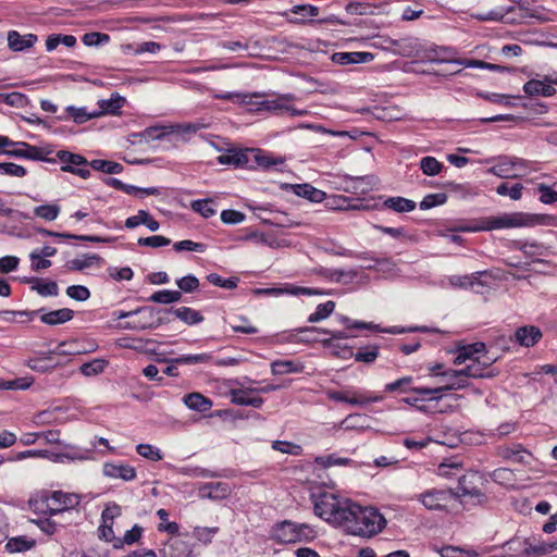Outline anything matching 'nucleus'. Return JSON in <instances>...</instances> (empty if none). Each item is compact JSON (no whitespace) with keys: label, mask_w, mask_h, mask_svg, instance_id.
<instances>
[{"label":"nucleus","mask_w":557,"mask_h":557,"mask_svg":"<svg viewBox=\"0 0 557 557\" xmlns=\"http://www.w3.org/2000/svg\"><path fill=\"white\" fill-rule=\"evenodd\" d=\"M327 206L331 209H336V210H361V209L369 210L372 208L373 209L379 208L377 205H374V206H368V205H362V203L351 205L349 198H347L345 196H333L331 198V200L327 201Z\"/></svg>","instance_id":"2f4dec72"},{"label":"nucleus","mask_w":557,"mask_h":557,"mask_svg":"<svg viewBox=\"0 0 557 557\" xmlns=\"http://www.w3.org/2000/svg\"><path fill=\"white\" fill-rule=\"evenodd\" d=\"M440 388L442 394L448 391L463 389L470 385L469 381H463L458 370L448 369L445 370L440 379Z\"/></svg>","instance_id":"dca6fc26"},{"label":"nucleus","mask_w":557,"mask_h":557,"mask_svg":"<svg viewBox=\"0 0 557 557\" xmlns=\"http://www.w3.org/2000/svg\"><path fill=\"white\" fill-rule=\"evenodd\" d=\"M57 158L63 163L61 170L69 172L86 180L90 176V170L88 169L89 162L81 154L73 153L67 150H59Z\"/></svg>","instance_id":"423d86ee"},{"label":"nucleus","mask_w":557,"mask_h":557,"mask_svg":"<svg viewBox=\"0 0 557 557\" xmlns=\"http://www.w3.org/2000/svg\"><path fill=\"white\" fill-rule=\"evenodd\" d=\"M184 404L191 410L207 412L211 409L213 403L210 398L200 393L194 392L184 396Z\"/></svg>","instance_id":"bb28decb"},{"label":"nucleus","mask_w":557,"mask_h":557,"mask_svg":"<svg viewBox=\"0 0 557 557\" xmlns=\"http://www.w3.org/2000/svg\"><path fill=\"white\" fill-rule=\"evenodd\" d=\"M297 332L298 333L318 332V333L331 335V338H326V339L321 341L322 345L325 346V347L332 346L333 345V339H345V338L352 337V335L348 334L345 331H331V330H327V329L315 327V326L299 327V329H297Z\"/></svg>","instance_id":"c85d7f7f"},{"label":"nucleus","mask_w":557,"mask_h":557,"mask_svg":"<svg viewBox=\"0 0 557 557\" xmlns=\"http://www.w3.org/2000/svg\"><path fill=\"white\" fill-rule=\"evenodd\" d=\"M36 542L34 540H27L25 536H17L10 539L5 548L10 553H22L29 550L35 546Z\"/></svg>","instance_id":"c03bdc74"},{"label":"nucleus","mask_w":557,"mask_h":557,"mask_svg":"<svg viewBox=\"0 0 557 557\" xmlns=\"http://www.w3.org/2000/svg\"><path fill=\"white\" fill-rule=\"evenodd\" d=\"M447 201V195L444 193L428 194L420 202L421 210H429L436 206L444 205Z\"/></svg>","instance_id":"680f3d73"},{"label":"nucleus","mask_w":557,"mask_h":557,"mask_svg":"<svg viewBox=\"0 0 557 557\" xmlns=\"http://www.w3.org/2000/svg\"><path fill=\"white\" fill-rule=\"evenodd\" d=\"M293 193L299 197L310 200L311 202H322L326 198V194L310 184L287 185Z\"/></svg>","instance_id":"4be33fe9"},{"label":"nucleus","mask_w":557,"mask_h":557,"mask_svg":"<svg viewBox=\"0 0 557 557\" xmlns=\"http://www.w3.org/2000/svg\"><path fill=\"white\" fill-rule=\"evenodd\" d=\"M458 372H460L463 381H469V379L493 377L496 375L494 371H485V368H482L481 363H476L475 360H471V363L458 370Z\"/></svg>","instance_id":"c756f323"},{"label":"nucleus","mask_w":557,"mask_h":557,"mask_svg":"<svg viewBox=\"0 0 557 557\" xmlns=\"http://www.w3.org/2000/svg\"><path fill=\"white\" fill-rule=\"evenodd\" d=\"M211 354L202 352L196 355H182L177 358L170 360L176 364H197V363H208L211 361Z\"/></svg>","instance_id":"864d4df0"},{"label":"nucleus","mask_w":557,"mask_h":557,"mask_svg":"<svg viewBox=\"0 0 557 557\" xmlns=\"http://www.w3.org/2000/svg\"><path fill=\"white\" fill-rule=\"evenodd\" d=\"M136 451L141 457L151 461H159L162 459L161 450L150 444H138L136 446Z\"/></svg>","instance_id":"0e129e2a"},{"label":"nucleus","mask_w":557,"mask_h":557,"mask_svg":"<svg viewBox=\"0 0 557 557\" xmlns=\"http://www.w3.org/2000/svg\"><path fill=\"white\" fill-rule=\"evenodd\" d=\"M50 500V516H62L64 512L76 508L82 497L76 493H65L63 491H48Z\"/></svg>","instance_id":"0eeeda50"},{"label":"nucleus","mask_w":557,"mask_h":557,"mask_svg":"<svg viewBox=\"0 0 557 557\" xmlns=\"http://www.w3.org/2000/svg\"><path fill=\"white\" fill-rule=\"evenodd\" d=\"M416 206L413 200L400 196L388 197L382 203V208L391 209L397 213L410 212L416 209Z\"/></svg>","instance_id":"cd10ccee"},{"label":"nucleus","mask_w":557,"mask_h":557,"mask_svg":"<svg viewBox=\"0 0 557 557\" xmlns=\"http://www.w3.org/2000/svg\"><path fill=\"white\" fill-rule=\"evenodd\" d=\"M304 366L296 363L292 360H276L271 363L272 373L275 375H283L287 373H300Z\"/></svg>","instance_id":"4c0bfd02"},{"label":"nucleus","mask_w":557,"mask_h":557,"mask_svg":"<svg viewBox=\"0 0 557 557\" xmlns=\"http://www.w3.org/2000/svg\"><path fill=\"white\" fill-rule=\"evenodd\" d=\"M165 313H173L177 319L187 325H196L205 320L203 315L198 310L185 306L165 309L164 314Z\"/></svg>","instance_id":"412c9836"},{"label":"nucleus","mask_w":557,"mask_h":557,"mask_svg":"<svg viewBox=\"0 0 557 557\" xmlns=\"http://www.w3.org/2000/svg\"><path fill=\"white\" fill-rule=\"evenodd\" d=\"M125 102L126 100L124 97L119 94H111L109 99H101L98 101L100 110L96 112L99 113V116L104 114L119 115L120 110Z\"/></svg>","instance_id":"b1692460"},{"label":"nucleus","mask_w":557,"mask_h":557,"mask_svg":"<svg viewBox=\"0 0 557 557\" xmlns=\"http://www.w3.org/2000/svg\"><path fill=\"white\" fill-rule=\"evenodd\" d=\"M314 503V512L326 522L339 527L343 522L347 506L350 499L342 498L329 492L312 495Z\"/></svg>","instance_id":"f03ea898"},{"label":"nucleus","mask_w":557,"mask_h":557,"mask_svg":"<svg viewBox=\"0 0 557 557\" xmlns=\"http://www.w3.org/2000/svg\"><path fill=\"white\" fill-rule=\"evenodd\" d=\"M107 361L103 359H94L81 366V372L85 376H94L103 372Z\"/></svg>","instance_id":"6e6d98bb"},{"label":"nucleus","mask_w":557,"mask_h":557,"mask_svg":"<svg viewBox=\"0 0 557 557\" xmlns=\"http://www.w3.org/2000/svg\"><path fill=\"white\" fill-rule=\"evenodd\" d=\"M358 259L362 260H372L374 261L373 265H366L364 268L368 270H379L383 272H389L394 269L395 263L389 258H381L374 259L370 257L368 252H361L355 256Z\"/></svg>","instance_id":"79ce46f5"},{"label":"nucleus","mask_w":557,"mask_h":557,"mask_svg":"<svg viewBox=\"0 0 557 557\" xmlns=\"http://www.w3.org/2000/svg\"><path fill=\"white\" fill-rule=\"evenodd\" d=\"M454 498L451 490H429L419 495V500L428 510H444Z\"/></svg>","instance_id":"9d476101"},{"label":"nucleus","mask_w":557,"mask_h":557,"mask_svg":"<svg viewBox=\"0 0 557 557\" xmlns=\"http://www.w3.org/2000/svg\"><path fill=\"white\" fill-rule=\"evenodd\" d=\"M213 200L212 199H198L194 200L190 203V208L199 213L201 216L208 219L213 216L216 213V210L213 208Z\"/></svg>","instance_id":"8fccbe9b"},{"label":"nucleus","mask_w":557,"mask_h":557,"mask_svg":"<svg viewBox=\"0 0 557 557\" xmlns=\"http://www.w3.org/2000/svg\"><path fill=\"white\" fill-rule=\"evenodd\" d=\"M28 283H33L32 289L36 290L40 296H58L59 295V286L54 281L44 282L40 278H28L26 280Z\"/></svg>","instance_id":"473e14b6"},{"label":"nucleus","mask_w":557,"mask_h":557,"mask_svg":"<svg viewBox=\"0 0 557 557\" xmlns=\"http://www.w3.org/2000/svg\"><path fill=\"white\" fill-rule=\"evenodd\" d=\"M295 98L294 95L288 94L275 99H269L261 102V107L268 111L275 112L277 114H285V109H289L288 101Z\"/></svg>","instance_id":"72a5a7b5"},{"label":"nucleus","mask_w":557,"mask_h":557,"mask_svg":"<svg viewBox=\"0 0 557 557\" xmlns=\"http://www.w3.org/2000/svg\"><path fill=\"white\" fill-rule=\"evenodd\" d=\"M13 147H15V149L4 150L3 153L15 158L55 163V159L48 157L52 152L51 150H46L25 141H14Z\"/></svg>","instance_id":"6e6552de"},{"label":"nucleus","mask_w":557,"mask_h":557,"mask_svg":"<svg viewBox=\"0 0 557 557\" xmlns=\"http://www.w3.org/2000/svg\"><path fill=\"white\" fill-rule=\"evenodd\" d=\"M36 525L47 535H54L61 529L65 528L66 523L61 520L52 519L51 516L49 518H39L37 520H33Z\"/></svg>","instance_id":"a19ab883"},{"label":"nucleus","mask_w":557,"mask_h":557,"mask_svg":"<svg viewBox=\"0 0 557 557\" xmlns=\"http://www.w3.org/2000/svg\"><path fill=\"white\" fill-rule=\"evenodd\" d=\"M164 310L151 306L139 307L135 309V318L121 325L124 330L144 331L157 329L170 322V319L163 315Z\"/></svg>","instance_id":"7ed1b4c3"},{"label":"nucleus","mask_w":557,"mask_h":557,"mask_svg":"<svg viewBox=\"0 0 557 557\" xmlns=\"http://www.w3.org/2000/svg\"><path fill=\"white\" fill-rule=\"evenodd\" d=\"M176 285L181 292L193 293L199 287V280L195 275L188 274L176 280Z\"/></svg>","instance_id":"338daca9"},{"label":"nucleus","mask_w":557,"mask_h":557,"mask_svg":"<svg viewBox=\"0 0 557 557\" xmlns=\"http://www.w3.org/2000/svg\"><path fill=\"white\" fill-rule=\"evenodd\" d=\"M256 389H233L231 392V400L237 406H251L253 408H260L263 405V398L251 397L250 392Z\"/></svg>","instance_id":"a878e982"},{"label":"nucleus","mask_w":557,"mask_h":557,"mask_svg":"<svg viewBox=\"0 0 557 557\" xmlns=\"http://www.w3.org/2000/svg\"><path fill=\"white\" fill-rule=\"evenodd\" d=\"M66 112L70 117L77 124H83L91 119L99 117V113L96 111L88 112L86 108H75L70 106L66 108Z\"/></svg>","instance_id":"3c124183"},{"label":"nucleus","mask_w":557,"mask_h":557,"mask_svg":"<svg viewBox=\"0 0 557 557\" xmlns=\"http://www.w3.org/2000/svg\"><path fill=\"white\" fill-rule=\"evenodd\" d=\"M444 165L436 158L426 156L420 160V170L428 176H435L442 172Z\"/></svg>","instance_id":"a18cd8bd"},{"label":"nucleus","mask_w":557,"mask_h":557,"mask_svg":"<svg viewBox=\"0 0 557 557\" xmlns=\"http://www.w3.org/2000/svg\"><path fill=\"white\" fill-rule=\"evenodd\" d=\"M272 448L276 451L292 456H300L302 454V447L300 445L286 441H274L272 443Z\"/></svg>","instance_id":"052dcab7"},{"label":"nucleus","mask_w":557,"mask_h":557,"mask_svg":"<svg viewBox=\"0 0 557 557\" xmlns=\"http://www.w3.org/2000/svg\"><path fill=\"white\" fill-rule=\"evenodd\" d=\"M391 44L395 53L406 58H418L422 51L419 39L412 37L392 39Z\"/></svg>","instance_id":"ddd939ff"},{"label":"nucleus","mask_w":557,"mask_h":557,"mask_svg":"<svg viewBox=\"0 0 557 557\" xmlns=\"http://www.w3.org/2000/svg\"><path fill=\"white\" fill-rule=\"evenodd\" d=\"M29 508L35 512L47 513L50 516V500L48 491H41L28 500Z\"/></svg>","instance_id":"58836bf2"},{"label":"nucleus","mask_w":557,"mask_h":557,"mask_svg":"<svg viewBox=\"0 0 557 557\" xmlns=\"http://www.w3.org/2000/svg\"><path fill=\"white\" fill-rule=\"evenodd\" d=\"M485 231L511 228L528 225V218L523 213L503 214L499 216L483 218Z\"/></svg>","instance_id":"1a4fd4ad"},{"label":"nucleus","mask_w":557,"mask_h":557,"mask_svg":"<svg viewBox=\"0 0 557 557\" xmlns=\"http://www.w3.org/2000/svg\"><path fill=\"white\" fill-rule=\"evenodd\" d=\"M7 39L10 50L21 52L32 48L38 38L34 34L21 35L17 30H10Z\"/></svg>","instance_id":"a211bd4d"},{"label":"nucleus","mask_w":557,"mask_h":557,"mask_svg":"<svg viewBox=\"0 0 557 557\" xmlns=\"http://www.w3.org/2000/svg\"><path fill=\"white\" fill-rule=\"evenodd\" d=\"M484 350L485 344L481 342L463 346L458 350L454 362L455 364H461L467 360H475L478 355L483 352Z\"/></svg>","instance_id":"7c9ffc66"},{"label":"nucleus","mask_w":557,"mask_h":557,"mask_svg":"<svg viewBox=\"0 0 557 557\" xmlns=\"http://www.w3.org/2000/svg\"><path fill=\"white\" fill-rule=\"evenodd\" d=\"M305 529H307L305 524L298 525L289 520H284L272 528L270 536L277 543H297L305 536Z\"/></svg>","instance_id":"39448f33"},{"label":"nucleus","mask_w":557,"mask_h":557,"mask_svg":"<svg viewBox=\"0 0 557 557\" xmlns=\"http://www.w3.org/2000/svg\"><path fill=\"white\" fill-rule=\"evenodd\" d=\"M374 59L373 53L366 51L335 52L331 60L341 65L368 63Z\"/></svg>","instance_id":"f3484780"},{"label":"nucleus","mask_w":557,"mask_h":557,"mask_svg":"<svg viewBox=\"0 0 557 557\" xmlns=\"http://www.w3.org/2000/svg\"><path fill=\"white\" fill-rule=\"evenodd\" d=\"M64 344H61L55 350L45 354L42 356L32 358L27 361V366L37 372H47L54 368H57L60 363L54 360V355H65L64 350H61V347Z\"/></svg>","instance_id":"4468645a"},{"label":"nucleus","mask_w":557,"mask_h":557,"mask_svg":"<svg viewBox=\"0 0 557 557\" xmlns=\"http://www.w3.org/2000/svg\"><path fill=\"white\" fill-rule=\"evenodd\" d=\"M218 161L221 164L245 166L249 162V159L244 151L230 150L227 153L219 156Z\"/></svg>","instance_id":"ea45409f"},{"label":"nucleus","mask_w":557,"mask_h":557,"mask_svg":"<svg viewBox=\"0 0 557 557\" xmlns=\"http://www.w3.org/2000/svg\"><path fill=\"white\" fill-rule=\"evenodd\" d=\"M385 527L386 520L376 508L362 507L352 500L349 502L339 525L346 533L361 537H372Z\"/></svg>","instance_id":"f257e3e1"},{"label":"nucleus","mask_w":557,"mask_h":557,"mask_svg":"<svg viewBox=\"0 0 557 557\" xmlns=\"http://www.w3.org/2000/svg\"><path fill=\"white\" fill-rule=\"evenodd\" d=\"M189 555L188 545L181 539H172L163 549L164 557H187Z\"/></svg>","instance_id":"f704fd0d"},{"label":"nucleus","mask_w":557,"mask_h":557,"mask_svg":"<svg viewBox=\"0 0 557 557\" xmlns=\"http://www.w3.org/2000/svg\"><path fill=\"white\" fill-rule=\"evenodd\" d=\"M231 494V487L225 482H209L202 484L198 490V495L200 498L212 499V500H222L225 499Z\"/></svg>","instance_id":"2eb2a0df"},{"label":"nucleus","mask_w":557,"mask_h":557,"mask_svg":"<svg viewBox=\"0 0 557 557\" xmlns=\"http://www.w3.org/2000/svg\"><path fill=\"white\" fill-rule=\"evenodd\" d=\"M557 549V541L549 542H541L536 545L529 544L524 550L523 555L527 557H540L547 555Z\"/></svg>","instance_id":"c9c22d12"},{"label":"nucleus","mask_w":557,"mask_h":557,"mask_svg":"<svg viewBox=\"0 0 557 557\" xmlns=\"http://www.w3.org/2000/svg\"><path fill=\"white\" fill-rule=\"evenodd\" d=\"M379 357V347L377 346H367L360 348L355 354V360L358 362L372 363Z\"/></svg>","instance_id":"e2e57ef3"},{"label":"nucleus","mask_w":557,"mask_h":557,"mask_svg":"<svg viewBox=\"0 0 557 557\" xmlns=\"http://www.w3.org/2000/svg\"><path fill=\"white\" fill-rule=\"evenodd\" d=\"M207 280L209 283H211L214 286H219L225 289H234L237 287V284L239 282V278L236 276L224 278L218 273H210L207 275Z\"/></svg>","instance_id":"13d9d810"},{"label":"nucleus","mask_w":557,"mask_h":557,"mask_svg":"<svg viewBox=\"0 0 557 557\" xmlns=\"http://www.w3.org/2000/svg\"><path fill=\"white\" fill-rule=\"evenodd\" d=\"M60 210L55 203L41 205L34 208V215L45 221H54L59 216Z\"/></svg>","instance_id":"de8ad7c7"},{"label":"nucleus","mask_w":557,"mask_h":557,"mask_svg":"<svg viewBox=\"0 0 557 557\" xmlns=\"http://www.w3.org/2000/svg\"><path fill=\"white\" fill-rule=\"evenodd\" d=\"M513 10L512 7H509V8H499L497 10H491L488 12H485V13H472L471 14V17L480 21V22H485V21H494V22H499V21H503L505 18V16L510 13L511 11Z\"/></svg>","instance_id":"49530a36"},{"label":"nucleus","mask_w":557,"mask_h":557,"mask_svg":"<svg viewBox=\"0 0 557 557\" xmlns=\"http://www.w3.org/2000/svg\"><path fill=\"white\" fill-rule=\"evenodd\" d=\"M40 313V321L51 326L63 324L72 320L74 317V311L69 308H62L49 312L41 311Z\"/></svg>","instance_id":"5701e85b"},{"label":"nucleus","mask_w":557,"mask_h":557,"mask_svg":"<svg viewBox=\"0 0 557 557\" xmlns=\"http://www.w3.org/2000/svg\"><path fill=\"white\" fill-rule=\"evenodd\" d=\"M137 243L139 246L159 248L170 245L171 240L161 235H152L148 237H140Z\"/></svg>","instance_id":"69168bd1"},{"label":"nucleus","mask_w":557,"mask_h":557,"mask_svg":"<svg viewBox=\"0 0 557 557\" xmlns=\"http://www.w3.org/2000/svg\"><path fill=\"white\" fill-rule=\"evenodd\" d=\"M523 185L520 183L509 186L508 183H502L496 187L499 196H508L512 200H519L522 197Z\"/></svg>","instance_id":"5fc2aeb1"},{"label":"nucleus","mask_w":557,"mask_h":557,"mask_svg":"<svg viewBox=\"0 0 557 557\" xmlns=\"http://www.w3.org/2000/svg\"><path fill=\"white\" fill-rule=\"evenodd\" d=\"M344 190L356 195H366L373 189L376 180L372 175L366 176H344Z\"/></svg>","instance_id":"9b49d317"},{"label":"nucleus","mask_w":557,"mask_h":557,"mask_svg":"<svg viewBox=\"0 0 557 557\" xmlns=\"http://www.w3.org/2000/svg\"><path fill=\"white\" fill-rule=\"evenodd\" d=\"M410 392L418 394L420 400L428 399V400L438 401L440 399L443 398L440 386H437V387H423V386L411 387Z\"/></svg>","instance_id":"bf43d9fd"},{"label":"nucleus","mask_w":557,"mask_h":557,"mask_svg":"<svg viewBox=\"0 0 557 557\" xmlns=\"http://www.w3.org/2000/svg\"><path fill=\"white\" fill-rule=\"evenodd\" d=\"M314 461L317 465L323 468H330L333 466H348L352 462L349 458L337 457L334 454L327 456H319L314 459Z\"/></svg>","instance_id":"4d7b16f0"},{"label":"nucleus","mask_w":557,"mask_h":557,"mask_svg":"<svg viewBox=\"0 0 557 557\" xmlns=\"http://www.w3.org/2000/svg\"><path fill=\"white\" fill-rule=\"evenodd\" d=\"M323 275L332 282H351L357 277L358 273L355 270L344 271L338 269H327L323 272Z\"/></svg>","instance_id":"09e8293b"},{"label":"nucleus","mask_w":557,"mask_h":557,"mask_svg":"<svg viewBox=\"0 0 557 557\" xmlns=\"http://www.w3.org/2000/svg\"><path fill=\"white\" fill-rule=\"evenodd\" d=\"M89 166L96 171H100L107 174H119L123 171V165L119 162L95 159L89 162Z\"/></svg>","instance_id":"37998d69"},{"label":"nucleus","mask_w":557,"mask_h":557,"mask_svg":"<svg viewBox=\"0 0 557 557\" xmlns=\"http://www.w3.org/2000/svg\"><path fill=\"white\" fill-rule=\"evenodd\" d=\"M329 398L339 403H347L354 406L366 405L370 403H377L383 399L382 396H364L362 394H355L352 397H348L343 392L332 391L327 394Z\"/></svg>","instance_id":"aec40b11"},{"label":"nucleus","mask_w":557,"mask_h":557,"mask_svg":"<svg viewBox=\"0 0 557 557\" xmlns=\"http://www.w3.org/2000/svg\"><path fill=\"white\" fill-rule=\"evenodd\" d=\"M66 295L74 300L85 301L90 297V292L84 285H71L66 288Z\"/></svg>","instance_id":"774afa93"},{"label":"nucleus","mask_w":557,"mask_h":557,"mask_svg":"<svg viewBox=\"0 0 557 557\" xmlns=\"http://www.w3.org/2000/svg\"><path fill=\"white\" fill-rule=\"evenodd\" d=\"M103 475L110 479H120L129 482L136 479V469L123 462H104L102 467Z\"/></svg>","instance_id":"f8f14e48"},{"label":"nucleus","mask_w":557,"mask_h":557,"mask_svg":"<svg viewBox=\"0 0 557 557\" xmlns=\"http://www.w3.org/2000/svg\"><path fill=\"white\" fill-rule=\"evenodd\" d=\"M542 336V331L535 325L520 326L515 332L516 342L523 347H533Z\"/></svg>","instance_id":"6ab92c4d"},{"label":"nucleus","mask_w":557,"mask_h":557,"mask_svg":"<svg viewBox=\"0 0 557 557\" xmlns=\"http://www.w3.org/2000/svg\"><path fill=\"white\" fill-rule=\"evenodd\" d=\"M38 233L42 234V235H47V236L57 237V238H72V239L89 242V243L109 242V239H106V238H102L99 236H95V235H74V234H69V233H58V232H53V231H48L46 228H39Z\"/></svg>","instance_id":"e433bc0d"},{"label":"nucleus","mask_w":557,"mask_h":557,"mask_svg":"<svg viewBox=\"0 0 557 557\" xmlns=\"http://www.w3.org/2000/svg\"><path fill=\"white\" fill-rule=\"evenodd\" d=\"M103 259L97 253H85L79 258L69 260L65 267L69 271H83L92 265H101Z\"/></svg>","instance_id":"393cba45"},{"label":"nucleus","mask_w":557,"mask_h":557,"mask_svg":"<svg viewBox=\"0 0 557 557\" xmlns=\"http://www.w3.org/2000/svg\"><path fill=\"white\" fill-rule=\"evenodd\" d=\"M335 309V302L333 300H327L324 304H320L315 311L311 313L308 318V322L315 323L326 319Z\"/></svg>","instance_id":"603ef678"},{"label":"nucleus","mask_w":557,"mask_h":557,"mask_svg":"<svg viewBox=\"0 0 557 557\" xmlns=\"http://www.w3.org/2000/svg\"><path fill=\"white\" fill-rule=\"evenodd\" d=\"M481 478L478 473H469L459 478L458 492L454 493V498H459L462 504H468L466 498L471 500V505H481L486 500L485 494L474 484Z\"/></svg>","instance_id":"20e7f679"}]
</instances>
